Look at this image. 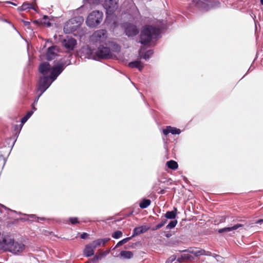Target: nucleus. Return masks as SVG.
I'll list each match as a JSON object with an SVG mask.
<instances>
[{
	"label": "nucleus",
	"mask_w": 263,
	"mask_h": 263,
	"mask_svg": "<svg viewBox=\"0 0 263 263\" xmlns=\"http://www.w3.org/2000/svg\"><path fill=\"white\" fill-rule=\"evenodd\" d=\"M163 20L157 21L156 26L145 25L141 31L139 42L144 45H146L153 39L158 37L162 29L165 28Z\"/></svg>",
	"instance_id": "obj_1"
},
{
	"label": "nucleus",
	"mask_w": 263,
	"mask_h": 263,
	"mask_svg": "<svg viewBox=\"0 0 263 263\" xmlns=\"http://www.w3.org/2000/svg\"><path fill=\"white\" fill-rule=\"evenodd\" d=\"M0 245L3 246V248L9 252L14 254L22 252L25 248V246L18 242H14V239L9 236H4L0 239Z\"/></svg>",
	"instance_id": "obj_2"
},
{
	"label": "nucleus",
	"mask_w": 263,
	"mask_h": 263,
	"mask_svg": "<svg viewBox=\"0 0 263 263\" xmlns=\"http://www.w3.org/2000/svg\"><path fill=\"white\" fill-rule=\"evenodd\" d=\"M71 56V54H69L66 59L64 58L63 59H61L57 65L51 68L50 74L49 77L52 82L57 79L67 66L71 64L70 58Z\"/></svg>",
	"instance_id": "obj_3"
},
{
	"label": "nucleus",
	"mask_w": 263,
	"mask_h": 263,
	"mask_svg": "<svg viewBox=\"0 0 263 263\" xmlns=\"http://www.w3.org/2000/svg\"><path fill=\"white\" fill-rule=\"evenodd\" d=\"M192 5H195L201 11H208L210 9L218 7L220 3L218 1H212L210 0H205L204 1L193 0Z\"/></svg>",
	"instance_id": "obj_4"
},
{
	"label": "nucleus",
	"mask_w": 263,
	"mask_h": 263,
	"mask_svg": "<svg viewBox=\"0 0 263 263\" xmlns=\"http://www.w3.org/2000/svg\"><path fill=\"white\" fill-rule=\"evenodd\" d=\"M103 13L102 12L96 10L91 12L86 21L87 26L94 27L98 25L102 21Z\"/></svg>",
	"instance_id": "obj_5"
},
{
	"label": "nucleus",
	"mask_w": 263,
	"mask_h": 263,
	"mask_svg": "<svg viewBox=\"0 0 263 263\" xmlns=\"http://www.w3.org/2000/svg\"><path fill=\"white\" fill-rule=\"evenodd\" d=\"M113 54L109 48L100 45L98 50L95 52L93 59L96 60L99 59H110L112 58Z\"/></svg>",
	"instance_id": "obj_6"
},
{
	"label": "nucleus",
	"mask_w": 263,
	"mask_h": 263,
	"mask_svg": "<svg viewBox=\"0 0 263 263\" xmlns=\"http://www.w3.org/2000/svg\"><path fill=\"white\" fill-rule=\"evenodd\" d=\"M106 31L104 29H101L96 31L90 36V42L92 45L96 46L98 44L101 45L106 39Z\"/></svg>",
	"instance_id": "obj_7"
},
{
	"label": "nucleus",
	"mask_w": 263,
	"mask_h": 263,
	"mask_svg": "<svg viewBox=\"0 0 263 263\" xmlns=\"http://www.w3.org/2000/svg\"><path fill=\"white\" fill-rule=\"evenodd\" d=\"M50 80L49 76H43L40 78L37 90L41 93V95H42L53 82L52 81L50 82Z\"/></svg>",
	"instance_id": "obj_8"
},
{
	"label": "nucleus",
	"mask_w": 263,
	"mask_h": 263,
	"mask_svg": "<svg viewBox=\"0 0 263 263\" xmlns=\"http://www.w3.org/2000/svg\"><path fill=\"white\" fill-rule=\"evenodd\" d=\"M124 33L128 37H133L139 33V29L137 26L129 23H125L123 25Z\"/></svg>",
	"instance_id": "obj_9"
},
{
	"label": "nucleus",
	"mask_w": 263,
	"mask_h": 263,
	"mask_svg": "<svg viewBox=\"0 0 263 263\" xmlns=\"http://www.w3.org/2000/svg\"><path fill=\"white\" fill-rule=\"evenodd\" d=\"M103 6L106 10V14L111 15L118 7L117 0H105Z\"/></svg>",
	"instance_id": "obj_10"
},
{
	"label": "nucleus",
	"mask_w": 263,
	"mask_h": 263,
	"mask_svg": "<svg viewBox=\"0 0 263 263\" xmlns=\"http://www.w3.org/2000/svg\"><path fill=\"white\" fill-rule=\"evenodd\" d=\"M62 44L68 51H71L74 49L77 44V41L74 38L67 36L62 41Z\"/></svg>",
	"instance_id": "obj_11"
},
{
	"label": "nucleus",
	"mask_w": 263,
	"mask_h": 263,
	"mask_svg": "<svg viewBox=\"0 0 263 263\" xmlns=\"http://www.w3.org/2000/svg\"><path fill=\"white\" fill-rule=\"evenodd\" d=\"M59 50L60 49L59 47L55 45L49 47L47 49L46 59L49 61L55 59L58 56Z\"/></svg>",
	"instance_id": "obj_12"
},
{
	"label": "nucleus",
	"mask_w": 263,
	"mask_h": 263,
	"mask_svg": "<svg viewBox=\"0 0 263 263\" xmlns=\"http://www.w3.org/2000/svg\"><path fill=\"white\" fill-rule=\"evenodd\" d=\"M51 70V65L47 62H44L40 64L39 67V71L44 76H46Z\"/></svg>",
	"instance_id": "obj_13"
},
{
	"label": "nucleus",
	"mask_w": 263,
	"mask_h": 263,
	"mask_svg": "<svg viewBox=\"0 0 263 263\" xmlns=\"http://www.w3.org/2000/svg\"><path fill=\"white\" fill-rule=\"evenodd\" d=\"M149 229V228L147 227L146 226H142L140 227H136L134 229L133 235L131 236L133 238L139 234L144 233L147 231H148Z\"/></svg>",
	"instance_id": "obj_14"
},
{
	"label": "nucleus",
	"mask_w": 263,
	"mask_h": 263,
	"mask_svg": "<svg viewBox=\"0 0 263 263\" xmlns=\"http://www.w3.org/2000/svg\"><path fill=\"white\" fill-rule=\"evenodd\" d=\"M77 28L74 25H72L71 22H70L69 20L64 26V31L66 33H70L75 31Z\"/></svg>",
	"instance_id": "obj_15"
},
{
	"label": "nucleus",
	"mask_w": 263,
	"mask_h": 263,
	"mask_svg": "<svg viewBox=\"0 0 263 263\" xmlns=\"http://www.w3.org/2000/svg\"><path fill=\"white\" fill-rule=\"evenodd\" d=\"M163 133L165 135H167L169 133H171L173 135H179L181 133V130L180 129L177 128L176 127L168 126L165 129L163 130Z\"/></svg>",
	"instance_id": "obj_16"
},
{
	"label": "nucleus",
	"mask_w": 263,
	"mask_h": 263,
	"mask_svg": "<svg viewBox=\"0 0 263 263\" xmlns=\"http://www.w3.org/2000/svg\"><path fill=\"white\" fill-rule=\"evenodd\" d=\"M95 248L90 243L85 246L83 251L84 255L86 257L92 256L95 253Z\"/></svg>",
	"instance_id": "obj_17"
},
{
	"label": "nucleus",
	"mask_w": 263,
	"mask_h": 263,
	"mask_svg": "<svg viewBox=\"0 0 263 263\" xmlns=\"http://www.w3.org/2000/svg\"><path fill=\"white\" fill-rule=\"evenodd\" d=\"M109 238H101V239H98L96 240L93 241L91 244L92 245L93 248L95 249L101 246H104L105 243L107 242L109 240Z\"/></svg>",
	"instance_id": "obj_18"
},
{
	"label": "nucleus",
	"mask_w": 263,
	"mask_h": 263,
	"mask_svg": "<svg viewBox=\"0 0 263 263\" xmlns=\"http://www.w3.org/2000/svg\"><path fill=\"white\" fill-rule=\"evenodd\" d=\"M243 226V224L238 223L236 224H235L233 227H226L222 229H220L218 230V232L219 233H222L223 232H228L231 231L237 230V229L242 227Z\"/></svg>",
	"instance_id": "obj_19"
},
{
	"label": "nucleus",
	"mask_w": 263,
	"mask_h": 263,
	"mask_svg": "<svg viewBox=\"0 0 263 263\" xmlns=\"http://www.w3.org/2000/svg\"><path fill=\"white\" fill-rule=\"evenodd\" d=\"M72 25H74L78 28L83 22L84 18L81 16H77L69 20Z\"/></svg>",
	"instance_id": "obj_20"
},
{
	"label": "nucleus",
	"mask_w": 263,
	"mask_h": 263,
	"mask_svg": "<svg viewBox=\"0 0 263 263\" xmlns=\"http://www.w3.org/2000/svg\"><path fill=\"white\" fill-rule=\"evenodd\" d=\"M177 209L174 207L173 210L171 211H167L164 215V217L166 219H174L177 216Z\"/></svg>",
	"instance_id": "obj_21"
},
{
	"label": "nucleus",
	"mask_w": 263,
	"mask_h": 263,
	"mask_svg": "<svg viewBox=\"0 0 263 263\" xmlns=\"http://www.w3.org/2000/svg\"><path fill=\"white\" fill-rule=\"evenodd\" d=\"M128 66L130 68H138L139 71H141L143 68V66L140 61H134L128 63Z\"/></svg>",
	"instance_id": "obj_22"
},
{
	"label": "nucleus",
	"mask_w": 263,
	"mask_h": 263,
	"mask_svg": "<svg viewBox=\"0 0 263 263\" xmlns=\"http://www.w3.org/2000/svg\"><path fill=\"white\" fill-rule=\"evenodd\" d=\"M133 255V252L129 251H122L119 254L120 257L122 259H130Z\"/></svg>",
	"instance_id": "obj_23"
},
{
	"label": "nucleus",
	"mask_w": 263,
	"mask_h": 263,
	"mask_svg": "<svg viewBox=\"0 0 263 263\" xmlns=\"http://www.w3.org/2000/svg\"><path fill=\"white\" fill-rule=\"evenodd\" d=\"M151 201L150 199L144 198L139 203V206L141 209H145L147 208L151 204Z\"/></svg>",
	"instance_id": "obj_24"
},
{
	"label": "nucleus",
	"mask_w": 263,
	"mask_h": 263,
	"mask_svg": "<svg viewBox=\"0 0 263 263\" xmlns=\"http://www.w3.org/2000/svg\"><path fill=\"white\" fill-rule=\"evenodd\" d=\"M166 165L168 168L173 170H176L178 167L177 162L174 160H170L167 161L166 162Z\"/></svg>",
	"instance_id": "obj_25"
},
{
	"label": "nucleus",
	"mask_w": 263,
	"mask_h": 263,
	"mask_svg": "<svg viewBox=\"0 0 263 263\" xmlns=\"http://www.w3.org/2000/svg\"><path fill=\"white\" fill-rule=\"evenodd\" d=\"M193 259L194 257L189 254H182L178 257V260H180V261L192 260Z\"/></svg>",
	"instance_id": "obj_26"
},
{
	"label": "nucleus",
	"mask_w": 263,
	"mask_h": 263,
	"mask_svg": "<svg viewBox=\"0 0 263 263\" xmlns=\"http://www.w3.org/2000/svg\"><path fill=\"white\" fill-rule=\"evenodd\" d=\"M153 53V50H149L145 52L143 55H141V54H140V56L141 58H143L145 60H147L152 56Z\"/></svg>",
	"instance_id": "obj_27"
},
{
	"label": "nucleus",
	"mask_w": 263,
	"mask_h": 263,
	"mask_svg": "<svg viewBox=\"0 0 263 263\" xmlns=\"http://www.w3.org/2000/svg\"><path fill=\"white\" fill-rule=\"evenodd\" d=\"M28 216L29 217V218L27 219V220H34V219H36L35 220L36 221H39V220H44L45 219V218L44 217H38L35 215H34V214H30V215H28ZM21 220H27V219H23V218H22Z\"/></svg>",
	"instance_id": "obj_28"
},
{
	"label": "nucleus",
	"mask_w": 263,
	"mask_h": 263,
	"mask_svg": "<svg viewBox=\"0 0 263 263\" xmlns=\"http://www.w3.org/2000/svg\"><path fill=\"white\" fill-rule=\"evenodd\" d=\"M167 221V220L166 219H164L162 220L161 222L160 223L157 224L155 227H152L151 228V230L153 231H156V230H157L160 229L166 223Z\"/></svg>",
	"instance_id": "obj_29"
},
{
	"label": "nucleus",
	"mask_w": 263,
	"mask_h": 263,
	"mask_svg": "<svg viewBox=\"0 0 263 263\" xmlns=\"http://www.w3.org/2000/svg\"><path fill=\"white\" fill-rule=\"evenodd\" d=\"M32 23L36 26H40L41 25L44 24L47 27H50L51 25V23L49 21H48V22H43V20H34Z\"/></svg>",
	"instance_id": "obj_30"
},
{
	"label": "nucleus",
	"mask_w": 263,
	"mask_h": 263,
	"mask_svg": "<svg viewBox=\"0 0 263 263\" xmlns=\"http://www.w3.org/2000/svg\"><path fill=\"white\" fill-rule=\"evenodd\" d=\"M33 114V110H30L27 112L26 115L22 118L21 119V123L22 124H24L29 119V118Z\"/></svg>",
	"instance_id": "obj_31"
},
{
	"label": "nucleus",
	"mask_w": 263,
	"mask_h": 263,
	"mask_svg": "<svg viewBox=\"0 0 263 263\" xmlns=\"http://www.w3.org/2000/svg\"><path fill=\"white\" fill-rule=\"evenodd\" d=\"M178 223V221L176 219H172V220L170 221L168 224L166 226V229H172L176 227Z\"/></svg>",
	"instance_id": "obj_32"
},
{
	"label": "nucleus",
	"mask_w": 263,
	"mask_h": 263,
	"mask_svg": "<svg viewBox=\"0 0 263 263\" xmlns=\"http://www.w3.org/2000/svg\"><path fill=\"white\" fill-rule=\"evenodd\" d=\"M30 9L35 10L32 5L28 2H24L22 5V10H23L24 11Z\"/></svg>",
	"instance_id": "obj_33"
},
{
	"label": "nucleus",
	"mask_w": 263,
	"mask_h": 263,
	"mask_svg": "<svg viewBox=\"0 0 263 263\" xmlns=\"http://www.w3.org/2000/svg\"><path fill=\"white\" fill-rule=\"evenodd\" d=\"M132 237L130 236V237H127V238H125L120 241H119L117 244L116 245L115 248H118L122 245H123V244L126 243L127 242H128L129 240H130V239H132Z\"/></svg>",
	"instance_id": "obj_34"
},
{
	"label": "nucleus",
	"mask_w": 263,
	"mask_h": 263,
	"mask_svg": "<svg viewBox=\"0 0 263 263\" xmlns=\"http://www.w3.org/2000/svg\"><path fill=\"white\" fill-rule=\"evenodd\" d=\"M180 260H178V258L176 259V256L173 255L167 259L166 263H180Z\"/></svg>",
	"instance_id": "obj_35"
},
{
	"label": "nucleus",
	"mask_w": 263,
	"mask_h": 263,
	"mask_svg": "<svg viewBox=\"0 0 263 263\" xmlns=\"http://www.w3.org/2000/svg\"><path fill=\"white\" fill-rule=\"evenodd\" d=\"M122 235V232L120 231H115L112 235V237L115 239L120 238Z\"/></svg>",
	"instance_id": "obj_36"
},
{
	"label": "nucleus",
	"mask_w": 263,
	"mask_h": 263,
	"mask_svg": "<svg viewBox=\"0 0 263 263\" xmlns=\"http://www.w3.org/2000/svg\"><path fill=\"white\" fill-rule=\"evenodd\" d=\"M183 252H189L194 254L195 256H198L197 250H195L193 249L190 248V249L183 250Z\"/></svg>",
	"instance_id": "obj_37"
},
{
	"label": "nucleus",
	"mask_w": 263,
	"mask_h": 263,
	"mask_svg": "<svg viewBox=\"0 0 263 263\" xmlns=\"http://www.w3.org/2000/svg\"><path fill=\"white\" fill-rule=\"evenodd\" d=\"M69 220L71 224H74L79 223L78 218L77 217H70Z\"/></svg>",
	"instance_id": "obj_38"
},
{
	"label": "nucleus",
	"mask_w": 263,
	"mask_h": 263,
	"mask_svg": "<svg viewBox=\"0 0 263 263\" xmlns=\"http://www.w3.org/2000/svg\"><path fill=\"white\" fill-rule=\"evenodd\" d=\"M101 259V256H99L97 255H96L93 257V258L91 259V261L93 262H96L97 261H98L99 260Z\"/></svg>",
	"instance_id": "obj_39"
},
{
	"label": "nucleus",
	"mask_w": 263,
	"mask_h": 263,
	"mask_svg": "<svg viewBox=\"0 0 263 263\" xmlns=\"http://www.w3.org/2000/svg\"><path fill=\"white\" fill-rule=\"evenodd\" d=\"M22 22H23V24L25 26H27L28 29H31L32 31L33 30V29L32 28H31V27L30 26V22L26 21L24 20H22Z\"/></svg>",
	"instance_id": "obj_40"
},
{
	"label": "nucleus",
	"mask_w": 263,
	"mask_h": 263,
	"mask_svg": "<svg viewBox=\"0 0 263 263\" xmlns=\"http://www.w3.org/2000/svg\"><path fill=\"white\" fill-rule=\"evenodd\" d=\"M205 251V250H204L203 249H200L199 250H197L198 256H199L201 255H204Z\"/></svg>",
	"instance_id": "obj_41"
},
{
	"label": "nucleus",
	"mask_w": 263,
	"mask_h": 263,
	"mask_svg": "<svg viewBox=\"0 0 263 263\" xmlns=\"http://www.w3.org/2000/svg\"><path fill=\"white\" fill-rule=\"evenodd\" d=\"M136 246V243H132L128 245V246H125L124 248L127 249V248H135V246Z\"/></svg>",
	"instance_id": "obj_42"
},
{
	"label": "nucleus",
	"mask_w": 263,
	"mask_h": 263,
	"mask_svg": "<svg viewBox=\"0 0 263 263\" xmlns=\"http://www.w3.org/2000/svg\"><path fill=\"white\" fill-rule=\"evenodd\" d=\"M88 234L87 233L84 232L81 234L80 237L82 239H86L88 237Z\"/></svg>",
	"instance_id": "obj_43"
},
{
	"label": "nucleus",
	"mask_w": 263,
	"mask_h": 263,
	"mask_svg": "<svg viewBox=\"0 0 263 263\" xmlns=\"http://www.w3.org/2000/svg\"><path fill=\"white\" fill-rule=\"evenodd\" d=\"M115 51L116 52H119L120 50V47L118 44H115Z\"/></svg>",
	"instance_id": "obj_44"
},
{
	"label": "nucleus",
	"mask_w": 263,
	"mask_h": 263,
	"mask_svg": "<svg viewBox=\"0 0 263 263\" xmlns=\"http://www.w3.org/2000/svg\"><path fill=\"white\" fill-rule=\"evenodd\" d=\"M42 95H41V93H40V94L38 95V96L35 99L34 101V102L33 103V104H36L37 102H38V100L40 98V97L42 96Z\"/></svg>",
	"instance_id": "obj_45"
},
{
	"label": "nucleus",
	"mask_w": 263,
	"mask_h": 263,
	"mask_svg": "<svg viewBox=\"0 0 263 263\" xmlns=\"http://www.w3.org/2000/svg\"><path fill=\"white\" fill-rule=\"evenodd\" d=\"M254 223L261 224L262 223H263V219H259V220H256L254 222Z\"/></svg>",
	"instance_id": "obj_46"
},
{
	"label": "nucleus",
	"mask_w": 263,
	"mask_h": 263,
	"mask_svg": "<svg viewBox=\"0 0 263 263\" xmlns=\"http://www.w3.org/2000/svg\"><path fill=\"white\" fill-rule=\"evenodd\" d=\"M48 19V16L47 15H44L43 17L41 20H43V22H46L45 20Z\"/></svg>",
	"instance_id": "obj_47"
},
{
	"label": "nucleus",
	"mask_w": 263,
	"mask_h": 263,
	"mask_svg": "<svg viewBox=\"0 0 263 263\" xmlns=\"http://www.w3.org/2000/svg\"><path fill=\"white\" fill-rule=\"evenodd\" d=\"M206 255V256H212V253L210 251H205V255Z\"/></svg>",
	"instance_id": "obj_48"
},
{
	"label": "nucleus",
	"mask_w": 263,
	"mask_h": 263,
	"mask_svg": "<svg viewBox=\"0 0 263 263\" xmlns=\"http://www.w3.org/2000/svg\"><path fill=\"white\" fill-rule=\"evenodd\" d=\"M14 130H17L18 131V134L20 133V131L21 130V128L20 129H18V125H15L14 126Z\"/></svg>",
	"instance_id": "obj_49"
},
{
	"label": "nucleus",
	"mask_w": 263,
	"mask_h": 263,
	"mask_svg": "<svg viewBox=\"0 0 263 263\" xmlns=\"http://www.w3.org/2000/svg\"><path fill=\"white\" fill-rule=\"evenodd\" d=\"M35 104H32V109L31 110H33V112L36 110V108L35 107Z\"/></svg>",
	"instance_id": "obj_50"
},
{
	"label": "nucleus",
	"mask_w": 263,
	"mask_h": 263,
	"mask_svg": "<svg viewBox=\"0 0 263 263\" xmlns=\"http://www.w3.org/2000/svg\"><path fill=\"white\" fill-rule=\"evenodd\" d=\"M172 236V234H171V233H166V234H165V236H166L167 238H170V237H171Z\"/></svg>",
	"instance_id": "obj_51"
},
{
	"label": "nucleus",
	"mask_w": 263,
	"mask_h": 263,
	"mask_svg": "<svg viewBox=\"0 0 263 263\" xmlns=\"http://www.w3.org/2000/svg\"><path fill=\"white\" fill-rule=\"evenodd\" d=\"M17 10L18 11H24L23 10H22V6L21 7H19L17 8Z\"/></svg>",
	"instance_id": "obj_52"
},
{
	"label": "nucleus",
	"mask_w": 263,
	"mask_h": 263,
	"mask_svg": "<svg viewBox=\"0 0 263 263\" xmlns=\"http://www.w3.org/2000/svg\"><path fill=\"white\" fill-rule=\"evenodd\" d=\"M165 192L164 190H162L160 191V192H159V194H164Z\"/></svg>",
	"instance_id": "obj_53"
},
{
	"label": "nucleus",
	"mask_w": 263,
	"mask_h": 263,
	"mask_svg": "<svg viewBox=\"0 0 263 263\" xmlns=\"http://www.w3.org/2000/svg\"><path fill=\"white\" fill-rule=\"evenodd\" d=\"M7 3H9V4H11L13 5H16V4H15L14 3H12V2H7Z\"/></svg>",
	"instance_id": "obj_54"
},
{
	"label": "nucleus",
	"mask_w": 263,
	"mask_h": 263,
	"mask_svg": "<svg viewBox=\"0 0 263 263\" xmlns=\"http://www.w3.org/2000/svg\"><path fill=\"white\" fill-rule=\"evenodd\" d=\"M260 3L263 5V0H260Z\"/></svg>",
	"instance_id": "obj_55"
},
{
	"label": "nucleus",
	"mask_w": 263,
	"mask_h": 263,
	"mask_svg": "<svg viewBox=\"0 0 263 263\" xmlns=\"http://www.w3.org/2000/svg\"><path fill=\"white\" fill-rule=\"evenodd\" d=\"M15 141H16V140L14 142H13V143H12V147L13 146Z\"/></svg>",
	"instance_id": "obj_56"
},
{
	"label": "nucleus",
	"mask_w": 263,
	"mask_h": 263,
	"mask_svg": "<svg viewBox=\"0 0 263 263\" xmlns=\"http://www.w3.org/2000/svg\"><path fill=\"white\" fill-rule=\"evenodd\" d=\"M8 140H11V138H9V139H8Z\"/></svg>",
	"instance_id": "obj_57"
}]
</instances>
